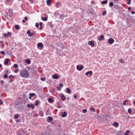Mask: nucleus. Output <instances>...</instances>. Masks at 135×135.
<instances>
[{
	"label": "nucleus",
	"instance_id": "49530a36",
	"mask_svg": "<svg viewBox=\"0 0 135 135\" xmlns=\"http://www.w3.org/2000/svg\"><path fill=\"white\" fill-rule=\"evenodd\" d=\"M4 37H7V35L6 34V33H4Z\"/></svg>",
	"mask_w": 135,
	"mask_h": 135
},
{
	"label": "nucleus",
	"instance_id": "412c9836",
	"mask_svg": "<svg viewBox=\"0 0 135 135\" xmlns=\"http://www.w3.org/2000/svg\"><path fill=\"white\" fill-rule=\"evenodd\" d=\"M48 100L49 103H51L53 102L52 99L50 98H49L48 99Z\"/></svg>",
	"mask_w": 135,
	"mask_h": 135
},
{
	"label": "nucleus",
	"instance_id": "423d86ee",
	"mask_svg": "<svg viewBox=\"0 0 135 135\" xmlns=\"http://www.w3.org/2000/svg\"><path fill=\"white\" fill-rule=\"evenodd\" d=\"M92 73L93 72L92 71H88L85 73V75H87L89 74L90 76H91L92 75Z\"/></svg>",
	"mask_w": 135,
	"mask_h": 135
},
{
	"label": "nucleus",
	"instance_id": "c9c22d12",
	"mask_svg": "<svg viewBox=\"0 0 135 135\" xmlns=\"http://www.w3.org/2000/svg\"><path fill=\"white\" fill-rule=\"evenodd\" d=\"M18 69H16V70H15V71H14V72L15 73H18Z\"/></svg>",
	"mask_w": 135,
	"mask_h": 135
},
{
	"label": "nucleus",
	"instance_id": "f257e3e1",
	"mask_svg": "<svg viewBox=\"0 0 135 135\" xmlns=\"http://www.w3.org/2000/svg\"><path fill=\"white\" fill-rule=\"evenodd\" d=\"M20 74L21 76L23 78H26L29 76L28 71L25 69H21L20 71Z\"/></svg>",
	"mask_w": 135,
	"mask_h": 135
},
{
	"label": "nucleus",
	"instance_id": "338daca9",
	"mask_svg": "<svg viewBox=\"0 0 135 135\" xmlns=\"http://www.w3.org/2000/svg\"><path fill=\"white\" fill-rule=\"evenodd\" d=\"M0 42L1 43H3V42L2 41H0Z\"/></svg>",
	"mask_w": 135,
	"mask_h": 135
},
{
	"label": "nucleus",
	"instance_id": "1a4fd4ad",
	"mask_svg": "<svg viewBox=\"0 0 135 135\" xmlns=\"http://www.w3.org/2000/svg\"><path fill=\"white\" fill-rule=\"evenodd\" d=\"M61 114H62V117H66V116L67 115V112H65L63 113V114H62V113H61Z\"/></svg>",
	"mask_w": 135,
	"mask_h": 135
},
{
	"label": "nucleus",
	"instance_id": "7ed1b4c3",
	"mask_svg": "<svg viewBox=\"0 0 135 135\" xmlns=\"http://www.w3.org/2000/svg\"><path fill=\"white\" fill-rule=\"evenodd\" d=\"M108 41L110 44H112L114 42V40L112 38H110L108 40Z\"/></svg>",
	"mask_w": 135,
	"mask_h": 135
},
{
	"label": "nucleus",
	"instance_id": "dca6fc26",
	"mask_svg": "<svg viewBox=\"0 0 135 135\" xmlns=\"http://www.w3.org/2000/svg\"><path fill=\"white\" fill-rule=\"evenodd\" d=\"M113 125L116 127H117L118 126V123L116 122H114L113 123Z\"/></svg>",
	"mask_w": 135,
	"mask_h": 135
},
{
	"label": "nucleus",
	"instance_id": "ea45409f",
	"mask_svg": "<svg viewBox=\"0 0 135 135\" xmlns=\"http://www.w3.org/2000/svg\"><path fill=\"white\" fill-rule=\"evenodd\" d=\"M59 85L61 87H62L63 86V84L62 83H60L59 84Z\"/></svg>",
	"mask_w": 135,
	"mask_h": 135
},
{
	"label": "nucleus",
	"instance_id": "4c0bfd02",
	"mask_svg": "<svg viewBox=\"0 0 135 135\" xmlns=\"http://www.w3.org/2000/svg\"><path fill=\"white\" fill-rule=\"evenodd\" d=\"M39 26V24L37 23H36L35 25V26L37 27H38Z\"/></svg>",
	"mask_w": 135,
	"mask_h": 135
},
{
	"label": "nucleus",
	"instance_id": "a18cd8bd",
	"mask_svg": "<svg viewBox=\"0 0 135 135\" xmlns=\"http://www.w3.org/2000/svg\"><path fill=\"white\" fill-rule=\"evenodd\" d=\"M106 14V12L105 11L104 12H103V15L104 16Z\"/></svg>",
	"mask_w": 135,
	"mask_h": 135
},
{
	"label": "nucleus",
	"instance_id": "393cba45",
	"mask_svg": "<svg viewBox=\"0 0 135 135\" xmlns=\"http://www.w3.org/2000/svg\"><path fill=\"white\" fill-rule=\"evenodd\" d=\"M41 19L43 20V21H46L47 19V18L46 17H45L44 18L42 17H41Z\"/></svg>",
	"mask_w": 135,
	"mask_h": 135
},
{
	"label": "nucleus",
	"instance_id": "473e14b6",
	"mask_svg": "<svg viewBox=\"0 0 135 135\" xmlns=\"http://www.w3.org/2000/svg\"><path fill=\"white\" fill-rule=\"evenodd\" d=\"M13 67L15 68H17L18 67V65L16 64H14Z\"/></svg>",
	"mask_w": 135,
	"mask_h": 135
},
{
	"label": "nucleus",
	"instance_id": "0eeeda50",
	"mask_svg": "<svg viewBox=\"0 0 135 135\" xmlns=\"http://www.w3.org/2000/svg\"><path fill=\"white\" fill-rule=\"evenodd\" d=\"M37 46L38 47H40L41 49H42L43 46L42 43H39L38 44Z\"/></svg>",
	"mask_w": 135,
	"mask_h": 135
},
{
	"label": "nucleus",
	"instance_id": "e2e57ef3",
	"mask_svg": "<svg viewBox=\"0 0 135 135\" xmlns=\"http://www.w3.org/2000/svg\"><path fill=\"white\" fill-rule=\"evenodd\" d=\"M58 108H61V106H60V105H59L58 106Z\"/></svg>",
	"mask_w": 135,
	"mask_h": 135
},
{
	"label": "nucleus",
	"instance_id": "09e8293b",
	"mask_svg": "<svg viewBox=\"0 0 135 135\" xmlns=\"http://www.w3.org/2000/svg\"><path fill=\"white\" fill-rule=\"evenodd\" d=\"M3 103V102L1 101V99H0V105L2 104Z\"/></svg>",
	"mask_w": 135,
	"mask_h": 135
},
{
	"label": "nucleus",
	"instance_id": "7c9ffc66",
	"mask_svg": "<svg viewBox=\"0 0 135 135\" xmlns=\"http://www.w3.org/2000/svg\"><path fill=\"white\" fill-rule=\"evenodd\" d=\"M119 62H121L122 63H123L124 62V60L123 59H121L119 60Z\"/></svg>",
	"mask_w": 135,
	"mask_h": 135
},
{
	"label": "nucleus",
	"instance_id": "39448f33",
	"mask_svg": "<svg viewBox=\"0 0 135 135\" xmlns=\"http://www.w3.org/2000/svg\"><path fill=\"white\" fill-rule=\"evenodd\" d=\"M88 44L90 45H91L92 47H94L95 45L94 41H89L88 42Z\"/></svg>",
	"mask_w": 135,
	"mask_h": 135
},
{
	"label": "nucleus",
	"instance_id": "6e6552de",
	"mask_svg": "<svg viewBox=\"0 0 135 135\" xmlns=\"http://www.w3.org/2000/svg\"><path fill=\"white\" fill-rule=\"evenodd\" d=\"M10 61V60L8 58L6 59L5 61L4 62V64L5 65H6L8 64V62L9 61Z\"/></svg>",
	"mask_w": 135,
	"mask_h": 135
},
{
	"label": "nucleus",
	"instance_id": "6e6d98bb",
	"mask_svg": "<svg viewBox=\"0 0 135 135\" xmlns=\"http://www.w3.org/2000/svg\"><path fill=\"white\" fill-rule=\"evenodd\" d=\"M74 97L75 98H76L77 97L76 95H75L74 96Z\"/></svg>",
	"mask_w": 135,
	"mask_h": 135
},
{
	"label": "nucleus",
	"instance_id": "0e129e2a",
	"mask_svg": "<svg viewBox=\"0 0 135 135\" xmlns=\"http://www.w3.org/2000/svg\"><path fill=\"white\" fill-rule=\"evenodd\" d=\"M31 97L30 96L29 97V99H31Z\"/></svg>",
	"mask_w": 135,
	"mask_h": 135
},
{
	"label": "nucleus",
	"instance_id": "ddd939ff",
	"mask_svg": "<svg viewBox=\"0 0 135 135\" xmlns=\"http://www.w3.org/2000/svg\"><path fill=\"white\" fill-rule=\"evenodd\" d=\"M60 97H61V99H62L63 100H64L66 98L64 96V94H61V95H60Z\"/></svg>",
	"mask_w": 135,
	"mask_h": 135
},
{
	"label": "nucleus",
	"instance_id": "a211bd4d",
	"mask_svg": "<svg viewBox=\"0 0 135 135\" xmlns=\"http://www.w3.org/2000/svg\"><path fill=\"white\" fill-rule=\"evenodd\" d=\"M66 89H67V90L66 91V93H67L69 94L71 92V90L69 88H66Z\"/></svg>",
	"mask_w": 135,
	"mask_h": 135
},
{
	"label": "nucleus",
	"instance_id": "f3484780",
	"mask_svg": "<svg viewBox=\"0 0 135 135\" xmlns=\"http://www.w3.org/2000/svg\"><path fill=\"white\" fill-rule=\"evenodd\" d=\"M104 36L103 35H101L99 38L98 40L100 41L103 39Z\"/></svg>",
	"mask_w": 135,
	"mask_h": 135
},
{
	"label": "nucleus",
	"instance_id": "4468645a",
	"mask_svg": "<svg viewBox=\"0 0 135 135\" xmlns=\"http://www.w3.org/2000/svg\"><path fill=\"white\" fill-rule=\"evenodd\" d=\"M52 77L54 79H57L59 78L58 76L55 74L53 75L52 76Z\"/></svg>",
	"mask_w": 135,
	"mask_h": 135
},
{
	"label": "nucleus",
	"instance_id": "e433bc0d",
	"mask_svg": "<svg viewBox=\"0 0 135 135\" xmlns=\"http://www.w3.org/2000/svg\"><path fill=\"white\" fill-rule=\"evenodd\" d=\"M131 110L130 109H129L128 110V112L129 113H131Z\"/></svg>",
	"mask_w": 135,
	"mask_h": 135
},
{
	"label": "nucleus",
	"instance_id": "5701e85b",
	"mask_svg": "<svg viewBox=\"0 0 135 135\" xmlns=\"http://www.w3.org/2000/svg\"><path fill=\"white\" fill-rule=\"evenodd\" d=\"M46 2L47 3L48 5H50L51 4V2L50 1V0H47Z\"/></svg>",
	"mask_w": 135,
	"mask_h": 135
},
{
	"label": "nucleus",
	"instance_id": "c756f323",
	"mask_svg": "<svg viewBox=\"0 0 135 135\" xmlns=\"http://www.w3.org/2000/svg\"><path fill=\"white\" fill-rule=\"evenodd\" d=\"M82 111L83 113H86L87 112V110L86 109H84Z\"/></svg>",
	"mask_w": 135,
	"mask_h": 135
},
{
	"label": "nucleus",
	"instance_id": "6ab92c4d",
	"mask_svg": "<svg viewBox=\"0 0 135 135\" xmlns=\"http://www.w3.org/2000/svg\"><path fill=\"white\" fill-rule=\"evenodd\" d=\"M35 33V32L33 31L32 33H31L30 34L28 35V36L30 37H31L33 35H34Z\"/></svg>",
	"mask_w": 135,
	"mask_h": 135
},
{
	"label": "nucleus",
	"instance_id": "13d9d810",
	"mask_svg": "<svg viewBox=\"0 0 135 135\" xmlns=\"http://www.w3.org/2000/svg\"><path fill=\"white\" fill-rule=\"evenodd\" d=\"M13 81V80L12 79H11L10 80V82H12Z\"/></svg>",
	"mask_w": 135,
	"mask_h": 135
},
{
	"label": "nucleus",
	"instance_id": "9b49d317",
	"mask_svg": "<svg viewBox=\"0 0 135 135\" xmlns=\"http://www.w3.org/2000/svg\"><path fill=\"white\" fill-rule=\"evenodd\" d=\"M25 62L28 64H30L31 63V60L30 59H28L25 61Z\"/></svg>",
	"mask_w": 135,
	"mask_h": 135
},
{
	"label": "nucleus",
	"instance_id": "72a5a7b5",
	"mask_svg": "<svg viewBox=\"0 0 135 135\" xmlns=\"http://www.w3.org/2000/svg\"><path fill=\"white\" fill-rule=\"evenodd\" d=\"M126 0L128 1V2L127 3V4H130L131 3V0Z\"/></svg>",
	"mask_w": 135,
	"mask_h": 135
},
{
	"label": "nucleus",
	"instance_id": "3c124183",
	"mask_svg": "<svg viewBox=\"0 0 135 135\" xmlns=\"http://www.w3.org/2000/svg\"><path fill=\"white\" fill-rule=\"evenodd\" d=\"M126 103L125 102H124V101L123 102V105H126Z\"/></svg>",
	"mask_w": 135,
	"mask_h": 135
},
{
	"label": "nucleus",
	"instance_id": "58836bf2",
	"mask_svg": "<svg viewBox=\"0 0 135 135\" xmlns=\"http://www.w3.org/2000/svg\"><path fill=\"white\" fill-rule=\"evenodd\" d=\"M27 34L28 35L30 34V31L29 30H28L27 32Z\"/></svg>",
	"mask_w": 135,
	"mask_h": 135
},
{
	"label": "nucleus",
	"instance_id": "a19ab883",
	"mask_svg": "<svg viewBox=\"0 0 135 135\" xmlns=\"http://www.w3.org/2000/svg\"><path fill=\"white\" fill-rule=\"evenodd\" d=\"M41 80L42 81H44L45 80V79L44 78H41Z\"/></svg>",
	"mask_w": 135,
	"mask_h": 135
},
{
	"label": "nucleus",
	"instance_id": "4be33fe9",
	"mask_svg": "<svg viewBox=\"0 0 135 135\" xmlns=\"http://www.w3.org/2000/svg\"><path fill=\"white\" fill-rule=\"evenodd\" d=\"M19 115L18 114H16L14 115V118L15 119H17L18 118Z\"/></svg>",
	"mask_w": 135,
	"mask_h": 135
},
{
	"label": "nucleus",
	"instance_id": "603ef678",
	"mask_svg": "<svg viewBox=\"0 0 135 135\" xmlns=\"http://www.w3.org/2000/svg\"><path fill=\"white\" fill-rule=\"evenodd\" d=\"M129 131L128 130H127L126 131V133H129Z\"/></svg>",
	"mask_w": 135,
	"mask_h": 135
},
{
	"label": "nucleus",
	"instance_id": "cd10ccee",
	"mask_svg": "<svg viewBox=\"0 0 135 135\" xmlns=\"http://www.w3.org/2000/svg\"><path fill=\"white\" fill-rule=\"evenodd\" d=\"M15 28L16 29H19L20 28L18 26V25H16L15 26Z\"/></svg>",
	"mask_w": 135,
	"mask_h": 135
},
{
	"label": "nucleus",
	"instance_id": "2eb2a0df",
	"mask_svg": "<svg viewBox=\"0 0 135 135\" xmlns=\"http://www.w3.org/2000/svg\"><path fill=\"white\" fill-rule=\"evenodd\" d=\"M24 134L21 133L20 131H18L17 135H23Z\"/></svg>",
	"mask_w": 135,
	"mask_h": 135
},
{
	"label": "nucleus",
	"instance_id": "f03ea898",
	"mask_svg": "<svg viewBox=\"0 0 135 135\" xmlns=\"http://www.w3.org/2000/svg\"><path fill=\"white\" fill-rule=\"evenodd\" d=\"M84 68V66L83 65H81L80 66L77 65L76 66L77 69L79 71L81 70L82 69Z\"/></svg>",
	"mask_w": 135,
	"mask_h": 135
},
{
	"label": "nucleus",
	"instance_id": "680f3d73",
	"mask_svg": "<svg viewBox=\"0 0 135 135\" xmlns=\"http://www.w3.org/2000/svg\"><path fill=\"white\" fill-rule=\"evenodd\" d=\"M22 22H25V20H22Z\"/></svg>",
	"mask_w": 135,
	"mask_h": 135
},
{
	"label": "nucleus",
	"instance_id": "aec40b11",
	"mask_svg": "<svg viewBox=\"0 0 135 135\" xmlns=\"http://www.w3.org/2000/svg\"><path fill=\"white\" fill-rule=\"evenodd\" d=\"M108 2V1L107 0H105V1H102L101 2V3L102 4H106Z\"/></svg>",
	"mask_w": 135,
	"mask_h": 135
},
{
	"label": "nucleus",
	"instance_id": "20e7f679",
	"mask_svg": "<svg viewBox=\"0 0 135 135\" xmlns=\"http://www.w3.org/2000/svg\"><path fill=\"white\" fill-rule=\"evenodd\" d=\"M27 107L28 108H32V109H33L35 108V105L34 104H29L27 105Z\"/></svg>",
	"mask_w": 135,
	"mask_h": 135
},
{
	"label": "nucleus",
	"instance_id": "c85d7f7f",
	"mask_svg": "<svg viewBox=\"0 0 135 135\" xmlns=\"http://www.w3.org/2000/svg\"><path fill=\"white\" fill-rule=\"evenodd\" d=\"M90 110L91 111H93L94 112H95V110L94 108H92V107L91 108Z\"/></svg>",
	"mask_w": 135,
	"mask_h": 135
},
{
	"label": "nucleus",
	"instance_id": "9d476101",
	"mask_svg": "<svg viewBox=\"0 0 135 135\" xmlns=\"http://www.w3.org/2000/svg\"><path fill=\"white\" fill-rule=\"evenodd\" d=\"M47 118L48 119H47V121L48 122H50L52 120H53L52 119L51 117H48Z\"/></svg>",
	"mask_w": 135,
	"mask_h": 135
},
{
	"label": "nucleus",
	"instance_id": "864d4df0",
	"mask_svg": "<svg viewBox=\"0 0 135 135\" xmlns=\"http://www.w3.org/2000/svg\"><path fill=\"white\" fill-rule=\"evenodd\" d=\"M133 14H134L135 13V12L134 11H132L131 12Z\"/></svg>",
	"mask_w": 135,
	"mask_h": 135
},
{
	"label": "nucleus",
	"instance_id": "37998d69",
	"mask_svg": "<svg viewBox=\"0 0 135 135\" xmlns=\"http://www.w3.org/2000/svg\"><path fill=\"white\" fill-rule=\"evenodd\" d=\"M7 35V36H10L11 35V33L10 32H8V33Z\"/></svg>",
	"mask_w": 135,
	"mask_h": 135
},
{
	"label": "nucleus",
	"instance_id": "79ce46f5",
	"mask_svg": "<svg viewBox=\"0 0 135 135\" xmlns=\"http://www.w3.org/2000/svg\"><path fill=\"white\" fill-rule=\"evenodd\" d=\"M9 78L11 79V78H14V77L12 75H11L9 76Z\"/></svg>",
	"mask_w": 135,
	"mask_h": 135
},
{
	"label": "nucleus",
	"instance_id": "774afa93",
	"mask_svg": "<svg viewBox=\"0 0 135 135\" xmlns=\"http://www.w3.org/2000/svg\"><path fill=\"white\" fill-rule=\"evenodd\" d=\"M124 101L126 103V102H128V101L127 100H126L125 101Z\"/></svg>",
	"mask_w": 135,
	"mask_h": 135
},
{
	"label": "nucleus",
	"instance_id": "8fccbe9b",
	"mask_svg": "<svg viewBox=\"0 0 135 135\" xmlns=\"http://www.w3.org/2000/svg\"><path fill=\"white\" fill-rule=\"evenodd\" d=\"M50 27H53L51 23H50Z\"/></svg>",
	"mask_w": 135,
	"mask_h": 135
},
{
	"label": "nucleus",
	"instance_id": "bf43d9fd",
	"mask_svg": "<svg viewBox=\"0 0 135 135\" xmlns=\"http://www.w3.org/2000/svg\"><path fill=\"white\" fill-rule=\"evenodd\" d=\"M131 9V8L130 7H129L128 8V10H129V11Z\"/></svg>",
	"mask_w": 135,
	"mask_h": 135
},
{
	"label": "nucleus",
	"instance_id": "de8ad7c7",
	"mask_svg": "<svg viewBox=\"0 0 135 135\" xmlns=\"http://www.w3.org/2000/svg\"><path fill=\"white\" fill-rule=\"evenodd\" d=\"M0 83L1 84H3L4 83V81L3 80H1L0 81Z\"/></svg>",
	"mask_w": 135,
	"mask_h": 135
},
{
	"label": "nucleus",
	"instance_id": "5fc2aeb1",
	"mask_svg": "<svg viewBox=\"0 0 135 135\" xmlns=\"http://www.w3.org/2000/svg\"><path fill=\"white\" fill-rule=\"evenodd\" d=\"M24 19L26 20H27V17H26V16L25 17Z\"/></svg>",
	"mask_w": 135,
	"mask_h": 135
},
{
	"label": "nucleus",
	"instance_id": "69168bd1",
	"mask_svg": "<svg viewBox=\"0 0 135 135\" xmlns=\"http://www.w3.org/2000/svg\"><path fill=\"white\" fill-rule=\"evenodd\" d=\"M37 116H38V115L37 114H35V117H36Z\"/></svg>",
	"mask_w": 135,
	"mask_h": 135
},
{
	"label": "nucleus",
	"instance_id": "052dcab7",
	"mask_svg": "<svg viewBox=\"0 0 135 135\" xmlns=\"http://www.w3.org/2000/svg\"><path fill=\"white\" fill-rule=\"evenodd\" d=\"M46 115H47L48 114V112H46Z\"/></svg>",
	"mask_w": 135,
	"mask_h": 135
},
{
	"label": "nucleus",
	"instance_id": "2f4dec72",
	"mask_svg": "<svg viewBox=\"0 0 135 135\" xmlns=\"http://www.w3.org/2000/svg\"><path fill=\"white\" fill-rule=\"evenodd\" d=\"M56 88H57V90H61V88L58 86H56Z\"/></svg>",
	"mask_w": 135,
	"mask_h": 135
},
{
	"label": "nucleus",
	"instance_id": "bb28decb",
	"mask_svg": "<svg viewBox=\"0 0 135 135\" xmlns=\"http://www.w3.org/2000/svg\"><path fill=\"white\" fill-rule=\"evenodd\" d=\"M113 3L112 2H110L109 4V6L110 7H111L113 6Z\"/></svg>",
	"mask_w": 135,
	"mask_h": 135
},
{
	"label": "nucleus",
	"instance_id": "f704fd0d",
	"mask_svg": "<svg viewBox=\"0 0 135 135\" xmlns=\"http://www.w3.org/2000/svg\"><path fill=\"white\" fill-rule=\"evenodd\" d=\"M8 77L7 75L6 74H5L4 75V78H7Z\"/></svg>",
	"mask_w": 135,
	"mask_h": 135
},
{
	"label": "nucleus",
	"instance_id": "b1692460",
	"mask_svg": "<svg viewBox=\"0 0 135 135\" xmlns=\"http://www.w3.org/2000/svg\"><path fill=\"white\" fill-rule=\"evenodd\" d=\"M39 25L40 26V27L39 28L40 30H41L42 28V23L41 22H40L39 23Z\"/></svg>",
	"mask_w": 135,
	"mask_h": 135
},
{
	"label": "nucleus",
	"instance_id": "a878e982",
	"mask_svg": "<svg viewBox=\"0 0 135 135\" xmlns=\"http://www.w3.org/2000/svg\"><path fill=\"white\" fill-rule=\"evenodd\" d=\"M35 94L34 93H30L29 95L31 97H33L35 96Z\"/></svg>",
	"mask_w": 135,
	"mask_h": 135
},
{
	"label": "nucleus",
	"instance_id": "f8f14e48",
	"mask_svg": "<svg viewBox=\"0 0 135 135\" xmlns=\"http://www.w3.org/2000/svg\"><path fill=\"white\" fill-rule=\"evenodd\" d=\"M40 101L38 100H37L36 101L35 105L36 106H37L40 103Z\"/></svg>",
	"mask_w": 135,
	"mask_h": 135
},
{
	"label": "nucleus",
	"instance_id": "c03bdc74",
	"mask_svg": "<svg viewBox=\"0 0 135 135\" xmlns=\"http://www.w3.org/2000/svg\"><path fill=\"white\" fill-rule=\"evenodd\" d=\"M1 53L2 55H4L5 54V52L4 51H1Z\"/></svg>",
	"mask_w": 135,
	"mask_h": 135
},
{
	"label": "nucleus",
	"instance_id": "4d7b16f0",
	"mask_svg": "<svg viewBox=\"0 0 135 135\" xmlns=\"http://www.w3.org/2000/svg\"><path fill=\"white\" fill-rule=\"evenodd\" d=\"M91 4H94V1H92L91 2Z\"/></svg>",
	"mask_w": 135,
	"mask_h": 135
}]
</instances>
